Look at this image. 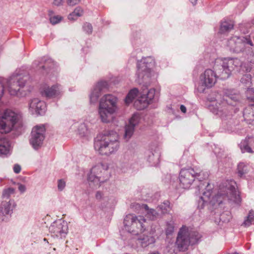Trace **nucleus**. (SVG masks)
I'll return each mask as SVG.
<instances>
[{
    "mask_svg": "<svg viewBox=\"0 0 254 254\" xmlns=\"http://www.w3.org/2000/svg\"><path fill=\"white\" fill-rule=\"evenodd\" d=\"M204 184L207 185L205 190L198 201V207L199 209L203 208L208 203H210L212 205L216 203L219 205L222 203L224 200H227L238 204L241 202V198L239 192L236 190V183L235 181L231 180L225 182L220 186L217 194L212 198L210 197L212 194V188L208 183L204 182L202 185L205 186Z\"/></svg>",
    "mask_w": 254,
    "mask_h": 254,
    "instance_id": "1",
    "label": "nucleus"
},
{
    "mask_svg": "<svg viewBox=\"0 0 254 254\" xmlns=\"http://www.w3.org/2000/svg\"><path fill=\"white\" fill-rule=\"evenodd\" d=\"M242 64L238 58L217 59L213 65L214 71L206 69L200 76V83L207 88L212 87L216 83L217 78L222 80L227 79L231 72L241 66Z\"/></svg>",
    "mask_w": 254,
    "mask_h": 254,
    "instance_id": "2",
    "label": "nucleus"
},
{
    "mask_svg": "<svg viewBox=\"0 0 254 254\" xmlns=\"http://www.w3.org/2000/svg\"><path fill=\"white\" fill-rule=\"evenodd\" d=\"M21 115L12 110H6L0 119V133H7L15 130L19 135L22 131ZM10 144L3 135H0V155H6L9 153Z\"/></svg>",
    "mask_w": 254,
    "mask_h": 254,
    "instance_id": "3",
    "label": "nucleus"
},
{
    "mask_svg": "<svg viewBox=\"0 0 254 254\" xmlns=\"http://www.w3.org/2000/svg\"><path fill=\"white\" fill-rule=\"evenodd\" d=\"M241 96L234 90H227L221 98V95H216L214 101L215 105L211 104L208 106L209 110L214 114L218 116L222 120L230 119L233 111V106L240 100ZM213 100L211 99V101Z\"/></svg>",
    "mask_w": 254,
    "mask_h": 254,
    "instance_id": "4",
    "label": "nucleus"
},
{
    "mask_svg": "<svg viewBox=\"0 0 254 254\" xmlns=\"http://www.w3.org/2000/svg\"><path fill=\"white\" fill-rule=\"evenodd\" d=\"M118 134L111 130L98 134L94 140L95 149L100 154L110 155L115 153L119 148Z\"/></svg>",
    "mask_w": 254,
    "mask_h": 254,
    "instance_id": "5",
    "label": "nucleus"
},
{
    "mask_svg": "<svg viewBox=\"0 0 254 254\" xmlns=\"http://www.w3.org/2000/svg\"><path fill=\"white\" fill-rule=\"evenodd\" d=\"M226 45L231 51L237 53L244 52L250 55L254 59L250 62L254 63V51L252 50L251 48L253 46V44L249 36H232L228 39Z\"/></svg>",
    "mask_w": 254,
    "mask_h": 254,
    "instance_id": "6",
    "label": "nucleus"
},
{
    "mask_svg": "<svg viewBox=\"0 0 254 254\" xmlns=\"http://www.w3.org/2000/svg\"><path fill=\"white\" fill-rule=\"evenodd\" d=\"M208 177V173L199 168L195 167L183 168L180 172L179 177L180 185L182 188L188 189L195 179L200 182L205 180Z\"/></svg>",
    "mask_w": 254,
    "mask_h": 254,
    "instance_id": "7",
    "label": "nucleus"
},
{
    "mask_svg": "<svg viewBox=\"0 0 254 254\" xmlns=\"http://www.w3.org/2000/svg\"><path fill=\"white\" fill-rule=\"evenodd\" d=\"M117 97L112 94H106L101 98L99 114L103 122L109 123L112 120V115L117 109Z\"/></svg>",
    "mask_w": 254,
    "mask_h": 254,
    "instance_id": "8",
    "label": "nucleus"
},
{
    "mask_svg": "<svg viewBox=\"0 0 254 254\" xmlns=\"http://www.w3.org/2000/svg\"><path fill=\"white\" fill-rule=\"evenodd\" d=\"M154 65V61L151 57L143 58L138 63L136 80L138 84H143L145 88L150 84L151 77L154 73L151 70Z\"/></svg>",
    "mask_w": 254,
    "mask_h": 254,
    "instance_id": "9",
    "label": "nucleus"
},
{
    "mask_svg": "<svg viewBox=\"0 0 254 254\" xmlns=\"http://www.w3.org/2000/svg\"><path fill=\"white\" fill-rule=\"evenodd\" d=\"M200 238L201 235L198 232L183 226L178 232L176 243L180 251H184L190 244H196Z\"/></svg>",
    "mask_w": 254,
    "mask_h": 254,
    "instance_id": "10",
    "label": "nucleus"
},
{
    "mask_svg": "<svg viewBox=\"0 0 254 254\" xmlns=\"http://www.w3.org/2000/svg\"><path fill=\"white\" fill-rule=\"evenodd\" d=\"M146 220L143 216H136L131 214L127 215L124 221L126 229L129 233L135 235L144 232L146 227Z\"/></svg>",
    "mask_w": 254,
    "mask_h": 254,
    "instance_id": "11",
    "label": "nucleus"
},
{
    "mask_svg": "<svg viewBox=\"0 0 254 254\" xmlns=\"http://www.w3.org/2000/svg\"><path fill=\"white\" fill-rule=\"evenodd\" d=\"M108 179L107 169L102 164H99L93 167L88 176V181L97 187Z\"/></svg>",
    "mask_w": 254,
    "mask_h": 254,
    "instance_id": "12",
    "label": "nucleus"
},
{
    "mask_svg": "<svg viewBox=\"0 0 254 254\" xmlns=\"http://www.w3.org/2000/svg\"><path fill=\"white\" fill-rule=\"evenodd\" d=\"M28 75H23L17 72L13 73L8 82V91L11 95H18L20 89L24 87L29 79Z\"/></svg>",
    "mask_w": 254,
    "mask_h": 254,
    "instance_id": "13",
    "label": "nucleus"
},
{
    "mask_svg": "<svg viewBox=\"0 0 254 254\" xmlns=\"http://www.w3.org/2000/svg\"><path fill=\"white\" fill-rule=\"evenodd\" d=\"M45 131L43 125L36 126L33 128L30 143L35 149H38L42 146L45 137Z\"/></svg>",
    "mask_w": 254,
    "mask_h": 254,
    "instance_id": "14",
    "label": "nucleus"
},
{
    "mask_svg": "<svg viewBox=\"0 0 254 254\" xmlns=\"http://www.w3.org/2000/svg\"><path fill=\"white\" fill-rule=\"evenodd\" d=\"M142 94L134 103V106L138 110L146 108L150 104L155 96V90L154 88L146 90L142 89Z\"/></svg>",
    "mask_w": 254,
    "mask_h": 254,
    "instance_id": "15",
    "label": "nucleus"
},
{
    "mask_svg": "<svg viewBox=\"0 0 254 254\" xmlns=\"http://www.w3.org/2000/svg\"><path fill=\"white\" fill-rule=\"evenodd\" d=\"M49 231L53 236L61 238L64 237L68 231L67 223L62 219H59L51 225Z\"/></svg>",
    "mask_w": 254,
    "mask_h": 254,
    "instance_id": "16",
    "label": "nucleus"
},
{
    "mask_svg": "<svg viewBox=\"0 0 254 254\" xmlns=\"http://www.w3.org/2000/svg\"><path fill=\"white\" fill-rule=\"evenodd\" d=\"M108 83L107 81H101L98 82L93 87L90 94L91 103H96L101 94L108 89Z\"/></svg>",
    "mask_w": 254,
    "mask_h": 254,
    "instance_id": "17",
    "label": "nucleus"
},
{
    "mask_svg": "<svg viewBox=\"0 0 254 254\" xmlns=\"http://www.w3.org/2000/svg\"><path fill=\"white\" fill-rule=\"evenodd\" d=\"M139 121L138 116L135 114L130 119L128 124L125 127L124 138L126 141H128L132 136L135 127L138 125Z\"/></svg>",
    "mask_w": 254,
    "mask_h": 254,
    "instance_id": "18",
    "label": "nucleus"
},
{
    "mask_svg": "<svg viewBox=\"0 0 254 254\" xmlns=\"http://www.w3.org/2000/svg\"><path fill=\"white\" fill-rule=\"evenodd\" d=\"M45 102L38 98L33 99L29 104V109L32 114L42 115L45 112Z\"/></svg>",
    "mask_w": 254,
    "mask_h": 254,
    "instance_id": "19",
    "label": "nucleus"
},
{
    "mask_svg": "<svg viewBox=\"0 0 254 254\" xmlns=\"http://www.w3.org/2000/svg\"><path fill=\"white\" fill-rule=\"evenodd\" d=\"M13 200H3L0 205V222L5 221L4 216L11 214L14 207Z\"/></svg>",
    "mask_w": 254,
    "mask_h": 254,
    "instance_id": "20",
    "label": "nucleus"
},
{
    "mask_svg": "<svg viewBox=\"0 0 254 254\" xmlns=\"http://www.w3.org/2000/svg\"><path fill=\"white\" fill-rule=\"evenodd\" d=\"M62 87L58 84L51 87H45L41 91L42 96L47 98H56L60 96L62 92Z\"/></svg>",
    "mask_w": 254,
    "mask_h": 254,
    "instance_id": "21",
    "label": "nucleus"
},
{
    "mask_svg": "<svg viewBox=\"0 0 254 254\" xmlns=\"http://www.w3.org/2000/svg\"><path fill=\"white\" fill-rule=\"evenodd\" d=\"M136 207L139 208L141 210H144L146 213V216L151 220H154L159 217V213L153 208H149L147 204H136Z\"/></svg>",
    "mask_w": 254,
    "mask_h": 254,
    "instance_id": "22",
    "label": "nucleus"
},
{
    "mask_svg": "<svg viewBox=\"0 0 254 254\" xmlns=\"http://www.w3.org/2000/svg\"><path fill=\"white\" fill-rule=\"evenodd\" d=\"M142 247L145 248L155 243V238L152 236L143 235L138 239Z\"/></svg>",
    "mask_w": 254,
    "mask_h": 254,
    "instance_id": "23",
    "label": "nucleus"
},
{
    "mask_svg": "<svg viewBox=\"0 0 254 254\" xmlns=\"http://www.w3.org/2000/svg\"><path fill=\"white\" fill-rule=\"evenodd\" d=\"M159 153L156 151L154 152L150 151L148 154L147 160L151 166H156L159 162Z\"/></svg>",
    "mask_w": 254,
    "mask_h": 254,
    "instance_id": "24",
    "label": "nucleus"
},
{
    "mask_svg": "<svg viewBox=\"0 0 254 254\" xmlns=\"http://www.w3.org/2000/svg\"><path fill=\"white\" fill-rule=\"evenodd\" d=\"M234 23L232 21H223L221 22L219 30L221 33H225L230 31L233 28Z\"/></svg>",
    "mask_w": 254,
    "mask_h": 254,
    "instance_id": "25",
    "label": "nucleus"
},
{
    "mask_svg": "<svg viewBox=\"0 0 254 254\" xmlns=\"http://www.w3.org/2000/svg\"><path fill=\"white\" fill-rule=\"evenodd\" d=\"M138 92V91L136 88H134L128 92L125 99V102L127 105H128L132 102L133 100L137 96Z\"/></svg>",
    "mask_w": 254,
    "mask_h": 254,
    "instance_id": "26",
    "label": "nucleus"
},
{
    "mask_svg": "<svg viewBox=\"0 0 254 254\" xmlns=\"http://www.w3.org/2000/svg\"><path fill=\"white\" fill-rule=\"evenodd\" d=\"M254 223V211L250 210L246 219L243 222V225L246 227H249Z\"/></svg>",
    "mask_w": 254,
    "mask_h": 254,
    "instance_id": "27",
    "label": "nucleus"
},
{
    "mask_svg": "<svg viewBox=\"0 0 254 254\" xmlns=\"http://www.w3.org/2000/svg\"><path fill=\"white\" fill-rule=\"evenodd\" d=\"M15 190L12 188H9L4 190L2 192V199L3 200H8L11 194L14 193Z\"/></svg>",
    "mask_w": 254,
    "mask_h": 254,
    "instance_id": "28",
    "label": "nucleus"
},
{
    "mask_svg": "<svg viewBox=\"0 0 254 254\" xmlns=\"http://www.w3.org/2000/svg\"><path fill=\"white\" fill-rule=\"evenodd\" d=\"M241 82L246 87H250L251 82V75L250 74L244 75L241 79Z\"/></svg>",
    "mask_w": 254,
    "mask_h": 254,
    "instance_id": "29",
    "label": "nucleus"
},
{
    "mask_svg": "<svg viewBox=\"0 0 254 254\" xmlns=\"http://www.w3.org/2000/svg\"><path fill=\"white\" fill-rule=\"evenodd\" d=\"M174 230V222L171 220L166 223V228L165 229L166 234L167 236L172 235Z\"/></svg>",
    "mask_w": 254,
    "mask_h": 254,
    "instance_id": "30",
    "label": "nucleus"
},
{
    "mask_svg": "<svg viewBox=\"0 0 254 254\" xmlns=\"http://www.w3.org/2000/svg\"><path fill=\"white\" fill-rule=\"evenodd\" d=\"M240 148L243 152H252L251 148L248 145V141L247 139H246L244 141L241 142Z\"/></svg>",
    "mask_w": 254,
    "mask_h": 254,
    "instance_id": "31",
    "label": "nucleus"
},
{
    "mask_svg": "<svg viewBox=\"0 0 254 254\" xmlns=\"http://www.w3.org/2000/svg\"><path fill=\"white\" fill-rule=\"evenodd\" d=\"M170 208V202L168 201H165L162 204L157 207L158 210H161L162 213H166Z\"/></svg>",
    "mask_w": 254,
    "mask_h": 254,
    "instance_id": "32",
    "label": "nucleus"
},
{
    "mask_svg": "<svg viewBox=\"0 0 254 254\" xmlns=\"http://www.w3.org/2000/svg\"><path fill=\"white\" fill-rule=\"evenodd\" d=\"M244 117L245 120L249 124H254V115L253 113H246V111H244Z\"/></svg>",
    "mask_w": 254,
    "mask_h": 254,
    "instance_id": "33",
    "label": "nucleus"
},
{
    "mask_svg": "<svg viewBox=\"0 0 254 254\" xmlns=\"http://www.w3.org/2000/svg\"><path fill=\"white\" fill-rule=\"evenodd\" d=\"M244 117L245 120L249 124H254V115L253 113H246V111H244Z\"/></svg>",
    "mask_w": 254,
    "mask_h": 254,
    "instance_id": "34",
    "label": "nucleus"
},
{
    "mask_svg": "<svg viewBox=\"0 0 254 254\" xmlns=\"http://www.w3.org/2000/svg\"><path fill=\"white\" fill-rule=\"evenodd\" d=\"M247 171V166L243 163H240L238 165V173L239 176L242 177Z\"/></svg>",
    "mask_w": 254,
    "mask_h": 254,
    "instance_id": "35",
    "label": "nucleus"
},
{
    "mask_svg": "<svg viewBox=\"0 0 254 254\" xmlns=\"http://www.w3.org/2000/svg\"><path fill=\"white\" fill-rule=\"evenodd\" d=\"M78 131L81 135H85L88 133V127L86 124L81 123L78 127Z\"/></svg>",
    "mask_w": 254,
    "mask_h": 254,
    "instance_id": "36",
    "label": "nucleus"
},
{
    "mask_svg": "<svg viewBox=\"0 0 254 254\" xmlns=\"http://www.w3.org/2000/svg\"><path fill=\"white\" fill-rule=\"evenodd\" d=\"M62 19V16L60 15H54L50 17V20L52 24L55 25L61 21Z\"/></svg>",
    "mask_w": 254,
    "mask_h": 254,
    "instance_id": "37",
    "label": "nucleus"
},
{
    "mask_svg": "<svg viewBox=\"0 0 254 254\" xmlns=\"http://www.w3.org/2000/svg\"><path fill=\"white\" fill-rule=\"evenodd\" d=\"M248 89L246 91V94L248 96L249 94H254V88H250V87H247ZM248 99H251L252 100V103L250 104V106L254 108V97H250L248 96Z\"/></svg>",
    "mask_w": 254,
    "mask_h": 254,
    "instance_id": "38",
    "label": "nucleus"
},
{
    "mask_svg": "<svg viewBox=\"0 0 254 254\" xmlns=\"http://www.w3.org/2000/svg\"><path fill=\"white\" fill-rule=\"evenodd\" d=\"M83 29L87 34H91L92 32V26L89 23H85L83 25Z\"/></svg>",
    "mask_w": 254,
    "mask_h": 254,
    "instance_id": "39",
    "label": "nucleus"
},
{
    "mask_svg": "<svg viewBox=\"0 0 254 254\" xmlns=\"http://www.w3.org/2000/svg\"><path fill=\"white\" fill-rule=\"evenodd\" d=\"M229 212L223 213L220 215V219L223 222H228L231 219V216L229 215Z\"/></svg>",
    "mask_w": 254,
    "mask_h": 254,
    "instance_id": "40",
    "label": "nucleus"
},
{
    "mask_svg": "<svg viewBox=\"0 0 254 254\" xmlns=\"http://www.w3.org/2000/svg\"><path fill=\"white\" fill-rule=\"evenodd\" d=\"M65 182L63 179H60L58 181V189L59 191H62L65 188Z\"/></svg>",
    "mask_w": 254,
    "mask_h": 254,
    "instance_id": "41",
    "label": "nucleus"
},
{
    "mask_svg": "<svg viewBox=\"0 0 254 254\" xmlns=\"http://www.w3.org/2000/svg\"><path fill=\"white\" fill-rule=\"evenodd\" d=\"M164 252L166 254H174L175 253V249L173 244H171L167 246L165 248Z\"/></svg>",
    "mask_w": 254,
    "mask_h": 254,
    "instance_id": "42",
    "label": "nucleus"
},
{
    "mask_svg": "<svg viewBox=\"0 0 254 254\" xmlns=\"http://www.w3.org/2000/svg\"><path fill=\"white\" fill-rule=\"evenodd\" d=\"M72 13L75 15L76 17H78L82 15L83 10L80 7L78 6L75 8Z\"/></svg>",
    "mask_w": 254,
    "mask_h": 254,
    "instance_id": "43",
    "label": "nucleus"
},
{
    "mask_svg": "<svg viewBox=\"0 0 254 254\" xmlns=\"http://www.w3.org/2000/svg\"><path fill=\"white\" fill-rule=\"evenodd\" d=\"M66 1L68 5L73 6L78 4L80 0H66Z\"/></svg>",
    "mask_w": 254,
    "mask_h": 254,
    "instance_id": "44",
    "label": "nucleus"
},
{
    "mask_svg": "<svg viewBox=\"0 0 254 254\" xmlns=\"http://www.w3.org/2000/svg\"><path fill=\"white\" fill-rule=\"evenodd\" d=\"M13 169L14 172L16 174L19 173L21 170V166L17 164H16L14 165Z\"/></svg>",
    "mask_w": 254,
    "mask_h": 254,
    "instance_id": "45",
    "label": "nucleus"
},
{
    "mask_svg": "<svg viewBox=\"0 0 254 254\" xmlns=\"http://www.w3.org/2000/svg\"><path fill=\"white\" fill-rule=\"evenodd\" d=\"M64 0H53V4L56 6H60L63 4Z\"/></svg>",
    "mask_w": 254,
    "mask_h": 254,
    "instance_id": "46",
    "label": "nucleus"
},
{
    "mask_svg": "<svg viewBox=\"0 0 254 254\" xmlns=\"http://www.w3.org/2000/svg\"><path fill=\"white\" fill-rule=\"evenodd\" d=\"M18 190L21 193H23L26 190V187L24 185L19 184H18Z\"/></svg>",
    "mask_w": 254,
    "mask_h": 254,
    "instance_id": "47",
    "label": "nucleus"
},
{
    "mask_svg": "<svg viewBox=\"0 0 254 254\" xmlns=\"http://www.w3.org/2000/svg\"><path fill=\"white\" fill-rule=\"evenodd\" d=\"M43 59H42L41 61H35L33 64V66L37 67V66H40V64L43 62Z\"/></svg>",
    "mask_w": 254,
    "mask_h": 254,
    "instance_id": "48",
    "label": "nucleus"
},
{
    "mask_svg": "<svg viewBox=\"0 0 254 254\" xmlns=\"http://www.w3.org/2000/svg\"><path fill=\"white\" fill-rule=\"evenodd\" d=\"M96 198L97 199H101L103 196V193L101 191H97L96 193Z\"/></svg>",
    "mask_w": 254,
    "mask_h": 254,
    "instance_id": "49",
    "label": "nucleus"
},
{
    "mask_svg": "<svg viewBox=\"0 0 254 254\" xmlns=\"http://www.w3.org/2000/svg\"><path fill=\"white\" fill-rule=\"evenodd\" d=\"M68 18L70 20H74L77 18V17H76L75 15L72 12L69 14L68 16Z\"/></svg>",
    "mask_w": 254,
    "mask_h": 254,
    "instance_id": "50",
    "label": "nucleus"
},
{
    "mask_svg": "<svg viewBox=\"0 0 254 254\" xmlns=\"http://www.w3.org/2000/svg\"><path fill=\"white\" fill-rule=\"evenodd\" d=\"M180 110L183 113H186L187 109H186V107L184 105H181Z\"/></svg>",
    "mask_w": 254,
    "mask_h": 254,
    "instance_id": "51",
    "label": "nucleus"
},
{
    "mask_svg": "<svg viewBox=\"0 0 254 254\" xmlns=\"http://www.w3.org/2000/svg\"><path fill=\"white\" fill-rule=\"evenodd\" d=\"M243 24H242V25L240 26V30H241V31L242 32H243V33H244V34H246V33H248V30H246V31H245V30H244V31H243V30H242V27H243Z\"/></svg>",
    "mask_w": 254,
    "mask_h": 254,
    "instance_id": "52",
    "label": "nucleus"
},
{
    "mask_svg": "<svg viewBox=\"0 0 254 254\" xmlns=\"http://www.w3.org/2000/svg\"><path fill=\"white\" fill-rule=\"evenodd\" d=\"M190 1L191 2V3L193 5H194L196 3V2H197V0H190Z\"/></svg>",
    "mask_w": 254,
    "mask_h": 254,
    "instance_id": "53",
    "label": "nucleus"
},
{
    "mask_svg": "<svg viewBox=\"0 0 254 254\" xmlns=\"http://www.w3.org/2000/svg\"><path fill=\"white\" fill-rule=\"evenodd\" d=\"M44 61H45L46 63H47V62L50 63L52 60L51 59H48L47 61H46V60H44ZM45 64H46V63H45Z\"/></svg>",
    "mask_w": 254,
    "mask_h": 254,
    "instance_id": "54",
    "label": "nucleus"
},
{
    "mask_svg": "<svg viewBox=\"0 0 254 254\" xmlns=\"http://www.w3.org/2000/svg\"><path fill=\"white\" fill-rule=\"evenodd\" d=\"M46 66V65H42L40 67H42L43 68H45Z\"/></svg>",
    "mask_w": 254,
    "mask_h": 254,
    "instance_id": "55",
    "label": "nucleus"
},
{
    "mask_svg": "<svg viewBox=\"0 0 254 254\" xmlns=\"http://www.w3.org/2000/svg\"><path fill=\"white\" fill-rule=\"evenodd\" d=\"M198 188L200 189V188H202V186L201 185H200V186H198Z\"/></svg>",
    "mask_w": 254,
    "mask_h": 254,
    "instance_id": "56",
    "label": "nucleus"
},
{
    "mask_svg": "<svg viewBox=\"0 0 254 254\" xmlns=\"http://www.w3.org/2000/svg\"><path fill=\"white\" fill-rule=\"evenodd\" d=\"M44 241L45 242H47V243H48V241H47V240L46 238H44Z\"/></svg>",
    "mask_w": 254,
    "mask_h": 254,
    "instance_id": "57",
    "label": "nucleus"
},
{
    "mask_svg": "<svg viewBox=\"0 0 254 254\" xmlns=\"http://www.w3.org/2000/svg\"><path fill=\"white\" fill-rule=\"evenodd\" d=\"M246 110V111H249V109H248L247 110Z\"/></svg>",
    "mask_w": 254,
    "mask_h": 254,
    "instance_id": "58",
    "label": "nucleus"
}]
</instances>
